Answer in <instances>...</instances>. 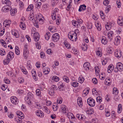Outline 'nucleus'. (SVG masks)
Instances as JSON below:
<instances>
[{
    "instance_id": "56",
    "label": "nucleus",
    "mask_w": 123,
    "mask_h": 123,
    "mask_svg": "<svg viewBox=\"0 0 123 123\" xmlns=\"http://www.w3.org/2000/svg\"><path fill=\"white\" fill-rule=\"evenodd\" d=\"M5 30L4 29H3V30H1L0 31V35L2 36L4 33Z\"/></svg>"
},
{
    "instance_id": "12",
    "label": "nucleus",
    "mask_w": 123,
    "mask_h": 123,
    "mask_svg": "<svg viewBox=\"0 0 123 123\" xmlns=\"http://www.w3.org/2000/svg\"><path fill=\"white\" fill-rule=\"evenodd\" d=\"M58 88L59 91H62L64 89V85H63L62 82H59L58 84Z\"/></svg>"
},
{
    "instance_id": "52",
    "label": "nucleus",
    "mask_w": 123,
    "mask_h": 123,
    "mask_svg": "<svg viewBox=\"0 0 123 123\" xmlns=\"http://www.w3.org/2000/svg\"><path fill=\"white\" fill-rule=\"evenodd\" d=\"M95 71L96 73L97 74H99V70L98 68V67H95L94 68Z\"/></svg>"
},
{
    "instance_id": "2",
    "label": "nucleus",
    "mask_w": 123,
    "mask_h": 123,
    "mask_svg": "<svg viewBox=\"0 0 123 123\" xmlns=\"http://www.w3.org/2000/svg\"><path fill=\"white\" fill-rule=\"evenodd\" d=\"M57 87L55 85H53L48 90L49 94L51 96L53 95L55 93V91L57 90Z\"/></svg>"
},
{
    "instance_id": "31",
    "label": "nucleus",
    "mask_w": 123,
    "mask_h": 123,
    "mask_svg": "<svg viewBox=\"0 0 123 123\" xmlns=\"http://www.w3.org/2000/svg\"><path fill=\"white\" fill-rule=\"evenodd\" d=\"M33 5L32 4H31L28 6L26 9V11H31L33 9Z\"/></svg>"
},
{
    "instance_id": "40",
    "label": "nucleus",
    "mask_w": 123,
    "mask_h": 123,
    "mask_svg": "<svg viewBox=\"0 0 123 123\" xmlns=\"http://www.w3.org/2000/svg\"><path fill=\"white\" fill-rule=\"evenodd\" d=\"M73 38L72 40L73 41H76V39H77V34H73Z\"/></svg>"
},
{
    "instance_id": "19",
    "label": "nucleus",
    "mask_w": 123,
    "mask_h": 123,
    "mask_svg": "<svg viewBox=\"0 0 123 123\" xmlns=\"http://www.w3.org/2000/svg\"><path fill=\"white\" fill-rule=\"evenodd\" d=\"M101 42L104 44H106L107 43V40L106 38L104 36H102L101 39Z\"/></svg>"
},
{
    "instance_id": "29",
    "label": "nucleus",
    "mask_w": 123,
    "mask_h": 123,
    "mask_svg": "<svg viewBox=\"0 0 123 123\" xmlns=\"http://www.w3.org/2000/svg\"><path fill=\"white\" fill-rule=\"evenodd\" d=\"M122 105L120 104H119L118 107V111L117 112L118 113H120L122 111Z\"/></svg>"
},
{
    "instance_id": "17",
    "label": "nucleus",
    "mask_w": 123,
    "mask_h": 123,
    "mask_svg": "<svg viewBox=\"0 0 123 123\" xmlns=\"http://www.w3.org/2000/svg\"><path fill=\"white\" fill-rule=\"evenodd\" d=\"M17 114L18 116V118L20 119H23L24 118V114L21 111L17 112Z\"/></svg>"
},
{
    "instance_id": "58",
    "label": "nucleus",
    "mask_w": 123,
    "mask_h": 123,
    "mask_svg": "<svg viewBox=\"0 0 123 123\" xmlns=\"http://www.w3.org/2000/svg\"><path fill=\"white\" fill-rule=\"evenodd\" d=\"M67 115L68 117L69 118H70L72 117H72V116H73V114L70 113H68L67 114Z\"/></svg>"
},
{
    "instance_id": "14",
    "label": "nucleus",
    "mask_w": 123,
    "mask_h": 123,
    "mask_svg": "<svg viewBox=\"0 0 123 123\" xmlns=\"http://www.w3.org/2000/svg\"><path fill=\"white\" fill-rule=\"evenodd\" d=\"M121 52L120 51L117 50L115 52L114 55L118 58H119L121 56Z\"/></svg>"
},
{
    "instance_id": "49",
    "label": "nucleus",
    "mask_w": 123,
    "mask_h": 123,
    "mask_svg": "<svg viewBox=\"0 0 123 123\" xmlns=\"http://www.w3.org/2000/svg\"><path fill=\"white\" fill-rule=\"evenodd\" d=\"M96 99L97 102H99V103H100L102 101L101 97H97Z\"/></svg>"
},
{
    "instance_id": "5",
    "label": "nucleus",
    "mask_w": 123,
    "mask_h": 123,
    "mask_svg": "<svg viewBox=\"0 0 123 123\" xmlns=\"http://www.w3.org/2000/svg\"><path fill=\"white\" fill-rule=\"evenodd\" d=\"M117 70L120 71H122L123 70V65L121 62H118L117 65Z\"/></svg>"
},
{
    "instance_id": "7",
    "label": "nucleus",
    "mask_w": 123,
    "mask_h": 123,
    "mask_svg": "<svg viewBox=\"0 0 123 123\" xmlns=\"http://www.w3.org/2000/svg\"><path fill=\"white\" fill-rule=\"evenodd\" d=\"M114 33L111 31H110L108 34V39L110 41H111L112 39V37L113 36Z\"/></svg>"
},
{
    "instance_id": "48",
    "label": "nucleus",
    "mask_w": 123,
    "mask_h": 123,
    "mask_svg": "<svg viewBox=\"0 0 123 123\" xmlns=\"http://www.w3.org/2000/svg\"><path fill=\"white\" fill-rule=\"evenodd\" d=\"M86 112L88 114L91 115L93 113V111L92 109H90L89 110L87 111Z\"/></svg>"
},
{
    "instance_id": "35",
    "label": "nucleus",
    "mask_w": 123,
    "mask_h": 123,
    "mask_svg": "<svg viewBox=\"0 0 123 123\" xmlns=\"http://www.w3.org/2000/svg\"><path fill=\"white\" fill-rule=\"evenodd\" d=\"M113 94H117L118 93V90H117L116 88L114 87L113 89Z\"/></svg>"
},
{
    "instance_id": "24",
    "label": "nucleus",
    "mask_w": 123,
    "mask_h": 123,
    "mask_svg": "<svg viewBox=\"0 0 123 123\" xmlns=\"http://www.w3.org/2000/svg\"><path fill=\"white\" fill-rule=\"evenodd\" d=\"M24 56L25 58L26 59L27 57V56L28 55L29 52L27 50H26V49H24Z\"/></svg>"
},
{
    "instance_id": "50",
    "label": "nucleus",
    "mask_w": 123,
    "mask_h": 123,
    "mask_svg": "<svg viewBox=\"0 0 123 123\" xmlns=\"http://www.w3.org/2000/svg\"><path fill=\"white\" fill-rule=\"evenodd\" d=\"M41 5V2H38L36 4V6L37 8H40Z\"/></svg>"
},
{
    "instance_id": "15",
    "label": "nucleus",
    "mask_w": 123,
    "mask_h": 123,
    "mask_svg": "<svg viewBox=\"0 0 123 123\" xmlns=\"http://www.w3.org/2000/svg\"><path fill=\"white\" fill-rule=\"evenodd\" d=\"M114 66L112 64L110 65L108 67L107 69V71L109 73H110L112 72L114 69Z\"/></svg>"
},
{
    "instance_id": "61",
    "label": "nucleus",
    "mask_w": 123,
    "mask_h": 123,
    "mask_svg": "<svg viewBox=\"0 0 123 123\" xmlns=\"http://www.w3.org/2000/svg\"><path fill=\"white\" fill-rule=\"evenodd\" d=\"M1 88L3 91H5L6 89V87H5L4 85H2L1 87Z\"/></svg>"
},
{
    "instance_id": "20",
    "label": "nucleus",
    "mask_w": 123,
    "mask_h": 123,
    "mask_svg": "<svg viewBox=\"0 0 123 123\" xmlns=\"http://www.w3.org/2000/svg\"><path fill=\"white\" fill-rule=\"evenodd\" d=\"M120 18H118L117 21L118 24L120 26L123 25V19L122 17H120Z\"/></svg>"
},
{
    "instance_id": "4",
    "label": "nucleus",
    "mask_w": 123,
    "mask_h": 123,
    "mask_svg": "<svg viewBox=\"0 0 123 123\" xmlns=\"http://www.w3.org/2000/svg\"><path fill=\"white\" fill-rule=\"evenodd\" d=\"M60 37L58 33H55L52 36V40L55 42H57L59 40Z\"/></svg>"
},
{
    "instance_id": "44",
    "label": "nucleus",
    "mask_w": 123,
    "mask_h": 123,
    "mask_svg": "<svg viewBox=\"0 0 123 123\" xmlns=\"http://www.w3.org/2000/svg\"><path fill=\"white\" fill-rule=\"evenodd\" d=\"M83 46L82 47V49L83 50L85 51L87 49V46L86 44H85L83 45Z\"/></svg>"
},
{
    "instance_id": "46",
    "label": "nucleus",
    "mask_w": 123,
    "mask_h": 123,
    "mask_svg": "<svg viewBox=\"0 0 123 123\" xmlns=\"http://www.w3.org/2000/svg\"><path fill=\"white\" fill-rule=\"evenodd\" d=\"M32 34H34L33 37H39V33L37 32H32Z\"/></svg>"
},
{
    "instance_id": "57",
    "label": "nucleus",
    "mask_w": 123,
    "mask_h": 123,
    "mask_svg": "<svg viewBox=\"0 0 123 123\" xmlns=\"http://www.w3.org/2000/svg\"><path fill=\"white\" fill-rule=\"evenodd\" d=\"M109 2L108 0H105L104 1L103 3L105 6L109 4Z\"/></svg>"
},
{
    "instance_id": "10",
    "label": "nucleus",
    "mask_w": 123,
    "mask_h": 123,
    "mask_svg": "<svg viewBox=\"0 0 123 123\" xmlns=\"http://www.w3.org/2000/svg\"><path fill=\"white\" fill-rule=\"evenodd\" d=\"M31 73L35 81H37V75L36 71L35 69H33Z\"/></svg>"
},
{
    "instance_id": "51",
    "label": "nucleus",
    "mask_w": 123,
    "mask_h": 123,
    "mask_svg": "<svg viewBox=\"0 0 123 123\" xmlns=\"http://www.w3.org/2000/svg\"><path fill=\"white\" fill-rule=\"evenodd\" d=\"M82 116H84L83 115H81V114H77L76 115V116L79 119H82Z\"/></svg>"
},
{
    "instance_id": "39",
    "label": "nucleus",
    "mask_w": 123,
    "mask_h": 123,
    "mask_svg": "<svg viewBox=\"0 0 123 123\" xmlns=\"http://www.w3.org/2000/svg\"><path fill=\"white\" fill-rule=\"evenodd\" d=\"M27 97L28 99L29 98H31L33 97V94L31 92H29L28 93Z\"/></svg>"
},
{
    "instance_id": "63",
    "label": "nucleus",
    "mask_w": 123,
    "mask_h": 123,
    "mask_svg": "<svg viewBox=\"0 0 123 123\" xmlns=\"http://www.w3.org/2000/svg\"><path fill=\"white\" fill-rule=\"evenodd\" d=\"M53 108L54 111H56L58 108V107L57 106H55V105H53Z\"/></svg>"
},
{
    "instance_id": "26",
    "label": "nucleus",
    "mask_w": 123,
    "mask_h": 123,
    "mask_svg": "<svg viewBox=\"0 0 123 123\" xmlns=\"http://www.w3.org/2000/svg\"><path fill=\"white\" fill-rule=\"evenodd\" d=\"M72 23L73 25L75 26H76L77 27H79V26H80V25H78V22L77 21L75 20H73L72 21Z\"/></svg>"
},
{
    "instance_id": "45",
    "label": "nucleus",
    "mask_w": 123,
    "mask_h": 123,
    "mask_svg": "<svg viewBox=\"0 0 123 123\" xmlns=\"http://www.w3.org/2000/svg\"><path fill=\"white\" fill-rule=\"evenodd\" d=\"M4 82L6 84H9L10 83V81L9 80L6 78H5L4 79Z\"/></svg>"
},
{
    "instance_id": "16",
    "label": "nucleus",
    "mask_w": 123,
    "mask_h": 123,
    "mask_svg": "<svg viewBox=\"0 0 123 123\" xmlns=\"http://www.w3.org/2000/svg\"><path fill=\"white\" fill-rule=\"evenodd\" d=\"M11 22V21L10 20H6L3 22V25L5 27H6V26H9Z\"/></svg>"
},
{
    "instance_id": "36",
    "label": "nucleus",
    "mask_w": 123,
    "mask_h": 123,
    "mask_svg": "<svg viewBox=\"0 0 123 123\" xmlns=\"http://www.w3.org/2000/svg\"><path fill=\"white\" fill-rule=\"evenodd\" d=\"M36 92L37 95L39 96H40L41 91L39 89H37L36 90Z\"/></svg>"
},
{
    "instance_id": "54",
    "label": "nucleus",
    "mask_w": 123,
    "mask_h": 123,
    "mask_svg": "<svg viewBox=\"0 0 123 123\" xmlns=\"http://www.w3.org/2000/svg\"><path fill=\"white\" fill-rule=\"evenodd\" d=\"M92 24L91 23H89L87 25V27L88 29H91L92 28Z\"/></svg>"
},
{
    "instance_id": "59",
    "label": "nucleus",
    "mask_w": 123,
    "mask_h": 123,
    "mask_svg": "<svg viewBox=\"0 0 123 123\" xmlns=\"http://www.w3.org/2000/svg\"><path fill=\"white\" fill-rule=\"evenodd\" d=\"M111 115L112 117H116L115 112L114 111H112L111 112Z\"/></svg>"
},
{
    "instance_id": "32",
    "label": "nucleus",
    "mask_w": 123,
    "mask_h": 123,
    "mask_svg": "<svg viewBox=\"0 0 123 123\" xmlns=\"http://www.w3.org/2000/svg\"><path fill=\"white\" fill-rule=\"evenodd\" d=\"M19 25L20 27L23 30L25 29L26 28V26L24 23L21 22Z\"/></svg>"
},
{
    "instance_id": "8",
    "label": "nucleus",
    "mask_w": 123,
    "mask_h": 123,
    "mask_svg": "<svg viewBox=\"0 0 123 123\" xmlns=\"http://www.w3.org/2000/svg\"><path fill=\"white\" fill-rule=\"evenodd\" d=\"M36 114L37 116L41 117H43L44 116L43 112L40 110H38L36 111Z\"/></svg>"
},
{
    "instance_id": "3",
    "label": "nucleus",
    "mask_w": 123,
    "mask_h": 123,
    "mask_svg": "<svg viewBox=\"0 0 123 123\" xmlns=\"http://www.w3.org/2000/svg\"><path fill=\"white\" fill-rule=\"evenodd\" d=\"M87 102L89 105L91 107L94 106L95 105V100L91 98H90L87 99Z\"/></svg>"
},
{
    "instance_id": "6",
    "label": "nucleus",
    "mask_w": 123,
    "mask_h": 123,
    "mask_svg": "<svg viewBox=\"0 0 123 123\" xmlns=\"http://www.w3.org/2000/svg\"><path fill=\"white\" fill-rule=\"evenodd\" d=\"M11 102L13 104H17L18 102L17 100L18 99L17 98L15 97H12L11 98Z\"/></svg>"
},
{
    "instance_id": "43",
    "label": "nucleus",
    "mask_w": 123,
    "mask_h": 123,
    "mask_svg": "<svg viewBox=\"0 0 123 123\" xmlns=\"http://www.w3.org/2000/svg\"><path fill=\"white\" fill-rule=\"evenodd\" d=\"M53 79L54 81L56 82H57L59 81V78L57 76H53L52 78Z\"/></svg>"
},
{
    "instance_id": "1",
    "label": "nucleus",
    "mask_w": 123,
    "mask_h": 123,
    "mask_svg": "<svg viewBox=\"0 0 123 123\" xmlns=\"http://www.w3.org/2000/svg\"><path fill=\"white\" fill-rule=\"evenodd\" d=\"M2 2L3 4H6L7 5L2 8V11L5 12H8L11 7V6H9L11 4V2L8 0H2Z\"/></svg>"
},
{
    "instance_id": "18",
    "label": "nucleus",
    "mask_w": 123,
    "mask_h": 123,
    "mask_svg": "<svg viewBox=\"0 0 123 123\" xmlns=\"http://www.w3.org/2000/svg\"><path fill=\"white\" fill-rule=\"evenodd\" d=\"M10 13L12 16L14 15L17 12V9H12L11 7V9H10Z\"/></svg>"
},
{
    "instance_id": "42",
    "label": "nucleus",
    "mask_w": 123,
    "mask_h": 123,
    "mask_svg": "<svg viewBox=\"0 0 123 123\" xmlns=\"http://www.w3.org/2000/svg\"><path fill=\"white\" fill-rule=\"evenodd\" d=\"M12 58L10 55V54L9 53H8V55H7V60L8 61H10L11 59H12Z\"/></svg>"
},
{
    "instance_id": "34",
    "label": "nucleus",
    "mask_w": 123,
    "mask_h": 123,
    "mask_svg": "<svg viewBox=\"0 0 123 123\" xmlns=\"http://www.w3.org/2000/svg\"><path fill=\"white\" fill-rule=\"evenodd\" d=\"M110 24L108 23H107V25H105V27L107 30H109L111 29V25H109Z\"/></svg>"
},
{
    "instance_id": "53",
    "label": "nucleus",
    "mask_w": 123,
    "mask_h": 123,
    "mask_svg": "<svg viewBox=\"0 0 123 123\" xmlns=\"http://www.w3.org/2000/svg\"><path fill=\"white\" fill-rule=\"evenodd\" d=\"M100 14L102 18V19H104L105 18L104 16V14L102 11H100Z\"/></svg>"
},
{
    "instance_id": "62",
    "label": "nucleus",
    "mask_w": 123,
    "mask_h": 123,
    "mask_svg": "<svg viewBox=\"0 0 123 123\" xmlns=\"http://www.w3.org/2000/svg\"><path fill=\"white\" fill-rule=\"evenodd\" d=\"M84 79L83 78H81L80 77H79V82L81 83H82L84 81Z\"/></svg>"
},
{
    "instance_id": "28",
    "label": "nucleus",
    "mask_w": 123,
    "mask_h": 123,
    "mask_svg": "<svg viewBox=\"0 0 123 123\" xmlns=\"http://www.w3.org/2000/svg\"><path fill=\"white\" fill-rule=\"evenodd\" d=\"M66 107H67L64 105H62L61 106V109L62 111L63 112L66 113Z\"/></svg>"
},
{
    "instance_id": "25",
    "label": "nucleus",
    "mask_w": 123,
    "mask_h": 123,
    "mask_svg": "<svg viewBox=\"0 0 123 123\" xmlns=\"http://www.w3.org/2000/svg\"><path fill=\"white\" fill-rule=\"evenodd\" d=\"M12 34L16 38H18L19 37V34L15 30H12Z\"/></svg>"
},
{
    "instance_id": "27",
    "label": "nucleus",
    "mask_w": 123,
    "mask_h": 123,
    "mask_svg": "<svg viewBox=\"0 0 123 123\" xmlns=\"http://www.w3.org/2000/svg\"><path fill=\"white\" fill-rule=\"evenodd\" d=\"M50 37V32H47L46 34L45 35V39L47 40H49Z\"/></svg>"
},
{
    "instance_id": "21",
    "label": "nucleus",
    "mask_w": 123,
    "mask_h": 123,
    "mask_svg": "<svg viewBox=\"0 0 123 123\" xmlns=\"http://www.w3.org/2000/svg\"><path fill=\"white\" fill-rule=\"evenodd\" d=\"M86 6L84 4L81 5L79 7L78 11L79 12H81L82 10H84L86 9Z\"/></svg>"
},
{
    "instance_id": "23",
    "label": "nucleus",
    "mask_w": 123,
    "mask_h": 123,
    "mask_svg": "<svg viewBox=\"0 0 123 123\" xmlns=\"http://www.w3.org/2000/svg\"><path fill=\"white\" fill-rule=\"evenodd\" d=\"M111 81L109 78L106 79L105 81V84L109 86L110 85L111 83Z\"/></svg>"
},
{
    "instance_id": "37",
    "label": "nucleus",
    "mask_w": 123,
    "mask_h": 123,
    "mask_svg": "<svg viewBox=\"0 0 123 123\" xmlns=\"http://www.w3.org/2000/svg\"><path fill=\"white\" fill-rule=\"evenodd\" d=\"M22 119L17 117L15 118V121L18 123H21L22 122Z\"/></svg>"
},
{
    "instance_id": "60",
    "label": "nucleus",
    "mask_w": 123,
    "mask_h": 123,
    "mask_svg": "<svg viewBox=\"0 0 123 123\" xmlns=\"http://www.w3.org/2000/svg\"><path fill=\"white\" fill-rule=\"evenodd\" d=\"M73 34L72 35H70L69 34H68V37L71 40H72H72L73 39Z\"/></svg>"
},
{
    "instance_id": "64",
    "label": "nucleus",
    "mask_w": 123,
    "mask_h": 123,
    "mask_svg": "<svg viewBox=\"0 0 123 123\" xmlns=\"http://www.w3.org/2000/svg\"><path fill=\"white\" fill-rule=\"evenodd\" d=\"M97 55L98 56H102V54L101 53L100 51L98 50L96 52Z\"/></svg>"
},
{
    "instance_id": "41",
    "label": "nucleus",
    "mask_w": 123,
    "mask_h": 123,
    "mask_svg": "<svg viewBox=\"0 0 123 123\" xmlns=\"http://www.w3.org/2000/svg\"><path fill=\"white\" fill-rule=\"evenodd\" d=\"M6 54L5 51L3 49H0V54L2 56L5 55Z\"/></svg>"
},
{
    "instance_id": "47",
    "label": "nucleus",
    "mask_w": 123,
    "mask_h": 123,
    "mask_svg": "<svg viewBox=\"0 0 123 123\" xmlns=\"http://www.w3.org/2000/svg\"><path fill=\"white\" fill-rule=\"evenodd\" d=\"M43 109L48 113H49L50 111L46 107H44L43 108Z\"/></svg>"
},
{
    "instance_id": "11",
    "label": "nucleus",
    "mask_w": 123,
    "mask_h": 123,
    "mask_svg": "<svg viewBox=\"0 0 123 123\" xmlns=\"http://www.w3.org/2000/svg\"><path fill=\"white\" fill-rule=\"evenodd\" d=\"M77 103L79 106L80 107H81L82 105V102L81 98L80 97H78L77 100Z\"/></svg>"
},
{
    "instance_id": "38",
    "label": "nucleus",
    "mask_w": 123,
    "mask_h": 123,
    "mask_svg": "<svg viewBox=\"0 0 123 123\" xmlns=\"http://www.w3.org/2000/svg\"><path fill=\"white\" fill-rule=\"evenodd\" d=\"M64 44L67 48L68 49H69L70 46V45L68 44V43L67 42H64Z\"/></svg>"
},
{
    "instance_id": "13",
    "label": "nucleus",
    "mask_w": 123,
    "mask_h": 123,
    "mask_svg": "<svg viewBox=\"0 0 123 123\" xmlns=\"http://www.w3.org/2000/svg\"><path fill=\"white\" fill-rule=\"evenodd\" d=\"M90 66L89 63L88 62H85L83 65V67L85 69L87 70L89 69V67Z\"/></svg>"
},
{
    "instance_id": "33",
    "label": "nucleus",
    "mask_w": 123,
    "mask_h": 123,
    "mask_svg": "<svg viewBox=\"0 0 123 123\" xmlns=\"http://www.w3.org/2000/svg\"><path fill=\"white\" fill-rule=\"evenodd\" d=\"M63 80L67 82H69V79L67 76H64L63 77Z\"/></svg>"
},
{
    "instance_id": "22",
    "label": "nucleus",
    "mask_w": 123,
    "mask_h": 123,
    "mask_svg": "<svg viewBox=\"0 0 123 123\" xmlns=\"http://www.w3.org/2000/svg\"><path fill=\"white\" fill-rule=\"evenodd\" d=\"M49 68L47 67H45L43 69V72L45 74H49L50 72Z\"/></svg>"
},
{
    "instance_id": "55",
    "label": "nucleus",
    "mask_w": 123,
    "mask_h": 123,
    "mask_svg": "<svg viewBox=\"0 0 123 123\" xmlns=\"http://www.w3.org/2000/svg\"><path fill=\"white\" fill-rule=\"evenodd\" d=\"M92 81L93 83L94 84H96L97 83V80L96 78H93L92 80Z\"/></svg>"
},
{
    "instance_id": "9",
    "label": "nucleus",
    "mask_w": 123,
    "mask_h": 123,
    "mask_svg": "<svg viewBox=\"0 0 123 123\" xmlns=\"http://www.w3.org/2000/svg\"><path fill=\"white\" fill-rule=\"evenodd\" d=\"M120 37L119 36H117L115 38V41L114 43L116 45H118L120 43Z\"/></svg>"
},
{
    "instance_id": "30",
    "label": "nucleus",
    "mask_w": 123,
    "mask_h": 123,
    "mask_svg": "<svg viewBox=\"0 0 123 123\" xmlns=\"http://www.w3.org/2000/svg\"><path fill=\"white\" fill-rule=\"evenodd\" d=\"M71 85L74 87H76L79 85L78 83L75 82H72L71 83Z\"/></svg>"
}]
</instances>
